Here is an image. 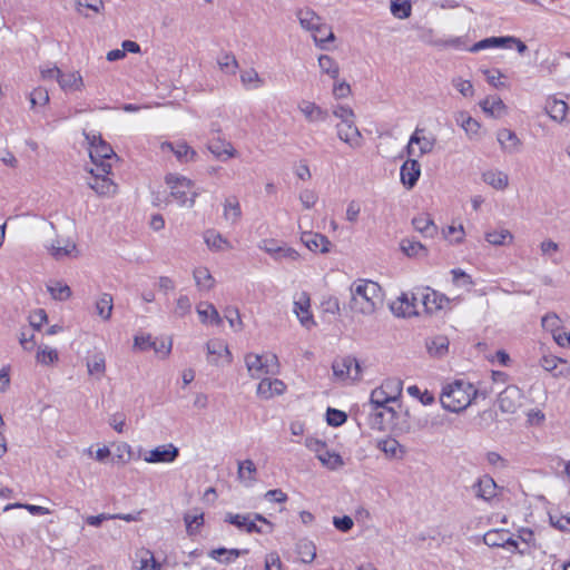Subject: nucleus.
Here are the masks:
<instances>
[{
    "instance_id": "64",
    "label": "nucleus",
    "mask_w": 570,
    "mask_h": 570,
    "mask_svg": "<svg viewBox=\"0 0 570 570\" xmlns=\"http://www.w3.org/2000/svg\"><path fill=\"white\" fill-rule=\"evenodd\" d=\"M333 115L338 118L340 122H351L355 120V114L348 106L337 105L333 108Z\"/></svg>"
},
{
    "instance_id": "51",
    "label": "nucleus",
    "mask_w": 570,
    "mask_h": 570,
    "mask_svg": "<svg viewBox=\"0 0 570 570\" xmlns=\"http://www.w3.org/2000/svg\"><path fill=\"white\" fill-rule=\"evenodd\" d=\"M428 351L433 356H442L448 352L449 340L445 336H435L426 344Z\"/></svg>"
},
{
    "instance_id": "20",
    "label": "nucleus",
    "mask_w": 570,
    "mask_h": 570,
    "mask_svg": "<svg viewBox=\"0 0 570 570\" xmlns=\"http://www.w3.org/2000/svg\"><path fill=\"white\" fill-rule=\"evenodd\" d=\"M400 176L403 186L406 189H412L421 176L420 163L416 159H407L401 166Z\"/></svg>"
},
{
    "instance_id": "5",
    "label": "nucleus",
    "mask_w": 570,
    "mask_h": 570,
    "mask_svg": "<svg viewBox=\"0 0 570 570\" xmlns=\"http://www.w3.org/2000/svg\"><path fill=\"white\" fill-rule=\"evenodd\" d=\"M244 361L252 379H263L265 375L274 374L278 366L277 356L271 353H247Z\"/></svg>"
},
{
    "instance_id": "37",
    "label": "nucleus",
    "mask_w": 570,
    "mask_h": 570,
    "mask_svg": "<svg viewBox=\"0 0 570 570\" xmlns=\"http://www.w3.org/2000/svg\"><path fill=\"white\" fill-rule=\"evenodd\" d=\"M29 318V325L23 326L19 334V343L23 351L31 352L36 348V323L32 321L31 316Z\"/></svg>"
},
{
    "instance_id": "29",
    "label": "nucleus",
    "mask_w": 570,
    "mask_h": 570,
    "mask_svg": "<svg viewBox=\"0 0 570 570\" xmlns=\"http://www.w3.org/2000/svg\"><path fill=\"white\" fill-rule=\"evenodd\" d=\"M544 110L552 120L562 122L567 116L568 105L566 101L557 99L556 97H548Z\"/></svg>"
},
{
    "instance_id": "13",
    "label": "nucleus",
    "mask_w": 570,
    "mask_h": 570,
    "mask_svg": "<svg viewBox=\"0 0 570 570\" xmlns=\"http://www.w3.org/2000/svg\"><path fill=\"white\" fill-rule=\"evenodd\" d=\"M420 304L429 314L444 308L449 304V298L429 287L419 289Z\"/></svg>"
},
{
    "instance_id": "42",
    "label": "nucleus",
    "mask_w": 570,
    "mask_h": 570,
    "mask_svg": "<svg viewBox=\"0 0 570 570\" xmlns=\"http://www.w3.org/2000/svg\"><path fill=\"white\" fill-rule=\"evenodd\" d=\"M412 224L417 232L426 237H433L436 234L438 227L429 215L422 214L414 217Z\"/></svg>"
},
{
    "instance_id": "44",
    "label": "nucleus",
    "mask_w": 570,
    "mask_h": 570,
    "mask_svg": "<svg viewBox=\"0 0 570 570\" xmlns=\"http://www.w3.org/2000/svg\"><path fill=\"white\" fill-rule=\"evenodd\" d=\"M47 291L56 301H67L71 296L70 287L60 281H50Z\"/></svg>"
},
{
    "instance_id": "33",
    "label": "nucleus",
    "mask_w": 570,
    "mask_h": 570,
    "mask_svg": "<svg viewBox=\"0 0 570 570\" xmlns=\"http://www.w3.org/2000/svg\"><path fill=\"white\" fill-rule=\"evenodd\" d=\"M482 179L485 184L497 190H504L509 186V176L498 169H490L482 174Z\"/></svg>"
},
{
    "instance_id": "45",
    "label": "nucleus",
    "mask_w": 570,
    "mask_h": 570,
    "mask_svg": "<svg viewBox=\"0 0 570 570\" xmlns=\"http://www.w3.org/2000/svg\"><path fill=\"white\" fill-rule=\"evenodd\" d=\"M480 106L484 112L491 116H500L505 109L504 102L498 96L487 97L480 102Z\"/></svg>"
},
{
    "instance_id": "39",
    "label": "nucleus",
    "mask_w": 570,
    "mask_h": 570,
    "mask_svg": "<svg viewBox=\"0 0 570 570\" xmlns=\"http://www.w3.org/2000/svg\"><path fill=\"white\" fill-rule=\"evenodd\" d=\"M396 402V395L389 393L385 387H376L372 391L370 402L364 407L390 405Z\"/></svg>"
},
{
    "instance_id": "47",
    "label": "nucleus",
    "mask_w": 570,
    "mask_h": 570,
    "mask_svg": "<svg viewBox=\"0 0 570 570\" xmlns=\"http://www.w3.org/2000/svg\"><path fill=\"white\" fill-rule=\"evenodd\" d=\"M485 240L495 246L511 244L513 235L508 229L491 230L485 234Z\"/></svg>"
},
{
    "instance_id": "1",
    "label": "nucleus",
    "mask_w": 570,
    "mask_h": 570,
    "mask_svg": "<svg viewBox=\"0 0 570 570\" xmlns=\"http://www.w3.org/2000/svg\"><path fill=\"white\" fill-rule=\"evenodd\" d=\"M350 308L353 313L372 315L383 304L381 286L370 279H356L350 287Z\"/></svg>"
},
{
    "instance_id": "32",
    "label": "nucleus",
    "mask_w": 570,
    "mask_h": 570,
    "mask_svg": "<svg viewBox=\"0 0 570 570\" xmlns=\"http://www.w3.org/2000/svg\"><path fill=\"white\" fill-rule=\"evenodd\" d=\"M210 153L219 160L226 161L236 157L237 151L232 142L226 140H215L208 145Z\"/></svg>"
},
{
    "instance_id": "36",
    "label": "nucleus",
    "mask_w": 570,
    "mask_h": 570,
    "mask_svg": "<svg viewBox=\"0 0 570 570\" xmlns=\"http://www.w3.org/2000/svg\"><path fill=\"white\" fill-rule=\"evenodd\" d=\"M199 320L204 324L219 325L222 317L219 316L215 306L207 302H200L196 307Z\"/></svg>"
},
{
    "instance_id": "27",
    "label": "nucleus",
    "mask_w": 570,
    "mask_h": 570,
    "mask_svg": "<svg viewBox=\"0 0 570 570\" xmlns=\"http://www.w3.org/2000/svg\"><path fill=\"white\" fill-rule=\"evenodd\" d=\"M301 239L309 250L320 253L330 252L331 242L322 234L304 232L302 233Z\"/></svg>"
},
{
    "instance_id": "48",
    "label": "nucleus",
    "mask_w": 570,
    "mask_h": 570,
    "mask_svg": "<svg viewBox=\"0 0 570 570\" xmlns=\"http://www.w3.org/2000/svg\"><path fill=\"white\" fill-rule=\"evenodd\" d=\"M379 448L391 458L402 459L405 454L404 448L394 439L381 441Z\"/></svg>"
},
{
    "instance_id": "61",
    "label": "nucleus",
    "mask_w": 570,
    "mask_h": 570,
    "mask_svg": "<svg viewBox=\"0 0 570 570\" xmlns=\"http://www.w3.org/2000/svg\"><path fill=\"white\" fill-rule=\"evenodd\" d=\"M140 567L139 570H159L160 564L156 561L154 554L149 550H142L139 554Z\"/></svg>"
},
{
    "instance_id": "24",
    "label": "nucleus",
    "mask_w": 570,
    "mask_h": 570,
    "mask_svg": "<svg viewBox=\"0 0 570 570\" xmlns=\"http://www.w3.org/2000/svg\"><path fill=\"white\" fill-rule=\"evenodd\" d=\"M49 253L56 259H62L66 257H76L78 255L77 246L71 239H56L49 247Z\"/></svg>"
},
{
    "instance_id": "46",
    "label": "nucleus",
    "mask_w": 570,
    "mask_h": 570,
    "mask_svg": "<svg viewBox=\"0 0 570 570\" xmlns=\"http://www.w3.org/2000/svg\"><path fill=\"white\" fill-rule=\"evenodd\" d=\"M112 307V296L108 293L101 294L96 302V312L104 321H108L111 317Z\"/></svg>"
},
{
    "instance_id": "50",
    "label": "nucleus",
    "mask_w": 570,
    "mask_h": 570,
    "mask_svg": "<svg viewBox=\"0 0 570 570\" xmlns=\"http://www.w3.org/2000/svg\"><path fill=\"white\" fill-rule=\"evenodd\" d=\"M217 63L220 70L227 75H235L238 69V61L233 53L224 52L218 59Z\"/></svg>"
},
{
    "instance_id": "12",
    "label": "nucleus",
    "mask_w": 570,
    "mask_h": 570,
    "mask_svg": "<svg viewBox=\"0 0 570 570\" xmlns=\"http://www.w3.org/2000/svg\"><path fill=\"white\" fill-rule=\"evenodd\" d=\"M483 542L491 548L508 547L512 550L524 553L519 549V543L512 538L509 531L503 529L490 530L483 535Z\"/></svg>"
},
{
    "instance_id": "57",
    "label": "nucleus",
    "mask_w": 570,
    "mask_h": 570,
    "mask_svg": "<svg viewBox=\"0 0 570 570\" xmlns=\"http://www.w3.org/2000/svg\"><path fill=\"white\" fill-rule=\"evenodd\" d=\"M312 36L318 46H323L325 42L334 40V33L331 27L324 22H322V24L315 31H312Z\"/></svg>"
},
{
    "instance_id": "55",
    "label": "nucleus",
    "mask_w": 570,
    "mask_h": 570,
    "mask_svg": "<svg viewBox=\"0 0 570 570\" xmlns=\"http://www.w3.org/2000/svg\"><path fill=\"white\" fill-rule=\"evenodd\" d=\"M247 550H238V549H225V548H219V549H216V550H213L210 552V557H213L214 559H217L218 561H224L226 563L235 560L236 558H238L242 553H246Z\"/></svg>"
},
{
    "instance_id": "63",
    "label": "nucleus",
    "mask_w": 570,
    "mask_h": 570,
    "mask_svg": "<svg viewBox=\"0 0 570 570\" xmlns=\"http://www.w3.org/2000/svg\"><path fill=\"white\" fill-rule=\"evenodd\" d=\"M540 250L541 254L549 257L552 263H559V261L554 257V255L559 252L558 243L553 242L552 239H546L540 244Z\"/></svg>"
},
{
    "instance_id": "11",
    "label": "nucleus",
    "mask_w": 570,
    "mask_h": 570,
    "mask_svg": "<svg viewBox=\"0 0 570 570\" xmlns=\"http://www.w3.org/2000/svg\"><path fill=\"white\" fill-rule=\"evenodd\" d=\"M419 289L414 293H403L392 305L391 309L396 316L412 317L420 314Z\"/></svg>"
},
{
    "instance_id": "59",
    "label": "nucleus",
    "mask_w": 570,
    "mask_h": 570,
    "mask_svg": "<svg viewBox=\"0 0 570 570\" xmlns=\"http://www.w3.org/2000/svg\"><path fill=\"white\" fill-rule=\"evenodd\" d=\"M191 311V302L189 299V297L187 295H180L177 299H176V304H175V308L173 311V314L176 316V317H185L186 315H188Z\"/></svg>"
},
{
    "instance_id": "38",
    "label": "nucleus",
    "mask_w": 570,
    "mask_h": 570,
    "mask_svg": "<svg viewBox=\"0 0 570 570\" xmlns=\"http://www.w3.org/2000/svg\"><path fill=\"white\" fill-rule=\"evenodd\" d=\"M58 83L60 88L65 91H78L81 90L83 87L82 77L77 71L61 73Z\"/></svg>"
},
{
    "instance_id": "49",
    "label": "nucleus",
    "mask_w": 570,
    "mask_h": 570,
    "mask_svg": "<svg viewBox=\"0 0 570 570\" xmlns=\"http://www.w3.org/2000/svg\"><path fill=\"white\" fill-rule=\"evenodd\" d=\"M318 66L323 73L328 75L332 79H337L340 75V67L332 57L327 55L320 56Z\"/></svg>"
},
{
    "instance_id": "52",
    "label": "nucleus",
    "mask_w": 570,
    "mask_h": 570,
    "mask_svg": "<svg viewBox=\"0 0 570 570\" xmlns=\"http://www.w3.org/2000/svg\"><path fill=\"white\" fill-rule=\"evenodd\" d=\"M401 249L410 257L426 255V248L420 242L414 239H403L401 242Z\"/></svg>"
},
{
    "instance_id": "34",
    "label": "nucleus",
    "mask_w": 570,
    "mask_h": 570,
    "mask_svg": "<svg viewBox=\"0 0 570 570\" xmlns=\"http://www.w3.org/2000/svg\"><path fill=\"white\" fill-rule=\"evenodd\" d=\"M257 468L255 463L247 459L238 463V480L246 487H250L256 481Z\"/></svg>"
},
{
    "instance_id": "3",
    "label": "nucleus",
    "mask_w": 570,
    "mask_h": 570,
    "mask_svg": "<svg viewBox=\"0 0 570 570\" xmlns=\"http://www.w3.org/2000/svg\"><path fill=\"white\" fill-rule=\"evenodd\" d=\"M89 145V156L92 163L105 174H109L111 169L110 160L116 158V154L111 146L105 141L100 134L83 132Z\"/></svg>"
},
{
    "instance_id": "17",
    "label": "nucleus",
    "mask_w": 570,
    "mask_h": 570,
    "mask_svg": "<svg viewBox=\"0 0 570 570\" xmlns=\"http://www.w3.org/2000/svg\"><path fill=\"white\" fill-rule=\"evenodd\" d=\"M336 132L340 140L351 148L358 149L363 146V136L356 127L355 120L351 122H338L336 125Z\"/></svg>"
},
{
    "instance_id": "60",
    "label": "nucleus",
    "mask_w": 570,
    "mask_h": 570,
    "mask_svg": "<svg viewBox=\"0 0 570 570\" xmlns=\"http://www.w3.org/2000/svg\"><path fill=\"white\" fill-rule=\"evenodd\" d=\"M186 529L189 535H194L197 533L198 529L204 523V514L197 513V514H186L184 517Z\"/></svg>"
},
{
    "instance_id": "62",
    "label": "nucleus",
    "mask_w": 570,
    "mask_h": 570,
    "mask_svg": "<svg viewBox=\"0 0 570 570\" xmlns=\"http://www.w3.org/2000/svg\"><path fill=\"white\" fill-rule=\"evenodd\" d=\"M542 327L552 334L561 330V320L556 313H548L541 320Z\"/></svg>"
},
{
    "instance_id": "58",
    "label": "nucleus",
    "mask_w": 570,
    "mask_h": 570,
    "mask_svg": "<svg viewBox=\"0 0 570 570\" xmlns=\"http://www.w3.org/2000/svg\"><path fill=\"white\" fill-rule=\"evenodd\" d=\"M391 12L399 19H405L411 14V4L406 0H392Z\"/></svg>"
},
{
    "instance_id": "10",
    "label": "nucleus",
    "mask_w": 570,
    "mask_h": 570,
    "mask_svg": "<svg viewBox=\"0 0 570 570\" xmlns=\"http://www.w3.org/2000/svg\"><path fill=\"white\" fill-rule=\"evenodd\" d=\"M435 144H436V137L433 134L428 132L424 128L416 127L409 139L407 146H406V154L409 156L414 155L413 145L419 146V149H420L419 156L431 154L435 147Z\"/></svg>"
},
{
    "instance_id": "30",
    "label": "nucleus",
    "mask_w": 570,
    "mask_h": 570,
    "mask_svg": "<svg viewBox=\"0 0 570 570\" xmlns=\"http://www.w3.org/2000/svg\"><path fill=\"white\" fill-rule=\"evenodd\" d=\"M261 248L276 259L288 258L296 261L299 257V254L295 249L286 246H277L273 240H264Z\"/></svg>"
},
{
    "instance_id": "56",
    "label": "nucleus",
    "mask_w": 570,
    "mask_h": 570,
    "mask_svg": "<svg viewBox=\"0 0 570 570\" xmlns=\"http://www.w3.org/2000/svg\"><path fill=\"white\" fill-rule=\"evenodd\" d=\"M59 360V354L56 348L49 346H38V363L43 365H51Z\"/></svg>"
},
{
    "instance_id": "31",
    "label": "nucleus",
    "mask_w": 570,
    "mask_h": 570,
    "mask_svg": "<svg viewBox=\"0 0 570 570\" xmlns=\"http://www.w3.org/2000/svg\"><path fill=\"white\" fill-rule=\"evenodd\" d=\"M204 240L208 248L214 252H224L232 249V244L215 229H208L204 234Z\"/></svg>"
},
{
    "instance_id": "22",
    "label": "nucleus",
    "mask_w": 570,
    "mask_h": 570,
    "mask_svg": "<svg viewBox=\"0 0 570 570\" xmlns=\"http://www.w3.org/2000/svg\"><path fill=\"white\" fill-rule=\"evenodd\" d=\"M293 311L304 327L311 328L315 325L309 312V296L306 293L303 292L295 298Z\"/></svg>"
},
{
    "instance_id": "8",
    "label": "nucleus",
    "mask_w": 570,
    "mask_h": 570,
    "mask_svg": "<svg viewBox=\"0 0 570 570\" xmlns=\"http://www.w3.org/2000/svg\"><path fill=\"white\" fill-rule=\"evenodd\" d=\"M515 46V49L519 53H524L528 49L524 42H522L520 39L507 36V37H490L485 38L483 40H480L479 42L474 43L469 50L471 52H478L480 50L489 49V48H511Z\"/></svg>"
},
{
    "instance_id": "21",
    "label": "nucleus",
    "mask_w": 570,
    "mask_h": 570,
    "mask_svg": "<svg viewBox=\"0 0 570 570\" xmlns=\"http://www.w3.org/2000/svg\"><path fill=\"white\" fill-rule=\"evenodd\" d=\"M497 140L503 153L509 155L518 154L521 150L522 141L517 134L510 129L502 128L497 132Z\"/></svg>"
},
{
    "instance_id": "28",
    "label": "nucleus",
    "mask_w": 570,
    "mask_h": 570,
    "mask_svg": "<svg viewBox=\"0 0 570 570\" xmlns=\"http://www.w3.org/2000/svg\"><path fill=\"white\" fill-rule=\"evenodd\" d=\"M285 384L278 379H262L257 386V394L263 399H271L285 391Z\"/></svg>"
},
{
    "instance_id": "25",
    "label": "nucleus",
    "mask_w": 570,
    "mask_h": 570,
    "mask_svg": "<svg viewBox=\"0 0 570 570\" xmlns=\"http://www.w3.org/2000/svg\"><path fill=\"white\" fill-rule=\"evenodd\" d=\"M297 108L308 122L325 121L328 118L327 110L309 100L299 101Z\"/></svg>"
},
{
    "instance_id": "41",
    "label": "nucleus",
    "mask_w": 570,
    "mask_h": 570,
    "mask_svg": "<svg viewBox=\"0 0 570 570\" xmlns=\"http://www.w3.org/2000/svg\"><path fill=\"white\" fill-rule=\"evenodd\" d=\"M193 276L197 287L202 291H210L215 286V278L207 267L200 266L195 268Z\"/></svg>"
},
{
    "instance_id": "4",
    "label": "nucleus",
    "mask_w": 570,
    "mask_h": 570,
    "mask_svg": "<svg viewBox=\"0 0 570 570\" xmlns=\"http://www.w3.org/2000/svg\"><path fill=\"white\" fill-rule=\"evenodd\" d=\"M166 183L170 188L171 197L179 205H187L191 207L195 204V199L199 195V191L190 179L184 176L169 174L166 176Z\"/></svg>"
},
{
    "instance_id": "43",
    "label": "nucleus",
    "mask_w": 570,
    "mask_h": 570,
    "mask_svg": "<svg viewBox=\"0 0 570 570\" xmlns=\"http://www.w3.org/2000/svg\"><path fill=\"white\" fill-rule=\"evenodd\" d=\"M240 82L247 90L258 89L265 85L264 79L253 68L245 69L240 72Z\"/></svg>"
},
{
    "instance_id": "14",
    "label": "nucleus",
    "mask_w": 570,
    "mask_h": 570,
    "mask_svg": "<svg viewBox=\"0 0 570 570\" xmlns=\"http://www.w3.org/2000/svg\"><path fill=\"white\" fill-rule=\"evenodd\" d=\"M207 361L216 366L222 363H232L233 356L228 350L227 344L218 338H214L207 342Z\"/></svg>"
},
{
    "instance_id": "23",
    "label": "nucleus",
    "mask_w": 570,
    "mask_h": 570,
    "mask_svg": "<svg viewBox=\"0 0 570 570\" xmlns=\"http://www.w3.org/2000/svg\"><path fill=\"white\" fill-rule=\"evenodd\" d=\"M160 149L165 151H171L178 161L188 163L196 158L197 153L190 148L185 141L168 142L165 141L160 145Z\"/></svg>"
},
{
    "instance_id": "26",
    "label": "nucleus",
    "mask_w": 570,
    "mask_h": 570,
    "mask_svg": "<svg viewBox=\"0 0 570 570\" xmlns=\"http://www.w3.org/2000/svg\"><path fill=\"white\" fill-rule=\"evenodd\" d=\"M225 521L237 527L240 530H245L247 533H264L265 530L258 527L254 520H252V514H234L226 513Z\"/></svg>"
},
{
    "instance_id": "9",
    "label": "nucleus",
    "mask_w": 570,
    "mask_h": 570,
    "mask_svg": "<svg viewBox=\"0 0 570 570\" xmlns=\"http://www.w3.org/2000/svg\"><path fill=\"white\" fill-rule=\"evenodd\" d=\"M368 412V423L372 429L383 431L392 425L397 419V412L391 405L366 407Z\"/></svg>"
},
{
    "instance_id": "16",
    "label": "nucleus",
    "mask_w": 570,
    "mask_h": 570,
    "mask_svg": "<svg viewBox=\"0 0 570 570\" xmlns=\"http://www.w3.org/2000/svg\"><path fill=\"white\" fill-rule=\"evenodd\" d=\"M498 404L502 412L515 413L522 404V392L515 385L505 387L498 397Z\"/></svg>"
},
{
    "instance_id": "18",
    "label": "nucleus",
    "mask_w": 570,
    "mask_h": 570,
    "mask_svg": "<svg viewBox=\"0 0 570 570\" xmlns=\"http://www.w3.org/2000/svg\"><path fill=\"white\" fill-rule=\"evenodd\" d=\"M90 174L92 175V177L89 179L88 185L98 195L112 196L116 194L117 186L108 177V174L98 170V167H96V169H91Z\"/></svg>"
},
{
    "instance_id": "7",
    "label": "nucleus",
    "mask_w": 570,
    "mask_h": 570,
    "mask_svg": "<svg viewBox=\"0 0 570 570\" xmlns=\"http://www.w3.org/2000/svg\"><path fill=\"white\" fill-rule=\"evenodd\" d=\"M333 375L342 382H355L361 379L362 368L354 356L336 358L332 364Z\"/></svg>"
},
{
    "instance_id": "2",
    "label": "nucleus",
    "mask_w": 570,
    "mask_h": 570,
    "mask_svg": "<svg viewBox=\"0 0 570 570\" xmlns=\"http://www.w3.org/2000/svg\"><path fill=\"white\" fill-rule=\"evenodd\" d=\"M476 394L474 386L462 380L446 384L441 393L442 406L450 412H460L466 409Z\"/></svg>"
},
{
    "instance_id": "40",
    "label": "nucleus",
    "mask_w": 570,
    "mask_h": 570,
    "mask_svg": "<svg viewBox=\"0 0 570 570\" xmlns=\"http://www.w3.org/2000/svg\"><path fill=\"white\" fill-rule=\"evenodd\" d=\"M297 18L302 28L307 31H315L322 24V18L309 9H301L297 11Z\"/></svg>"
},
{
    "instance_id": "19",
    "label": "nucleus",
    "mask_w": 570,
    "mask_h": 570,
    "mask_svg": "<svg viewBox=\"0 0 570 570\" xmlns=\"http://www.w3.org/2000/svg\"><path fill=\"white\" fill-rule=\"evenodd\" d=\"M475 498L490 502L497 497L498 485L490 475H483L472 485Z\"/></svg>"
},
{
    "instance_id": "35",
    "label": "nucleus",
    "mask_w": 570,
    "mask_h": 570,
    "mask_svg": "<svg viewBox=\"0 0 570 570\" xmlns=\"http://www.w3.org/2000/svg\"><path fill=\"white\" fill-rule=\"evenodd\" d=\"M223 207L224 219L230 225H235L242 217L238 199L235 196H230L225 199Z\"/></svg>"
},
{
    "instance_id": "54",
    "label": "nucleus",
    "mask_w": 570,
    "mask_h": 570,
    "mask_svg": "<svg viewBox=\"0 0 570 570\" xmlns=\"http://www.w3.org/2000/svg\"><path fill=\"white\" fill-rule=\"evenodd\" d=\"M87 370L90 375H99L102 376L106 371V361L102 353H96L87 362Z\"/></svg>"
},
{
    "instance_id": "6",
    "label": "nucleus",
    "mask_w": 570,
    "mask_h": 570,
    "mask_svg": "<svg viewBox=\"0 0 570 570\" xmlns=\"http://www.w3.org/2000/svg\"><path fill=\"white\" fill-rule=\"evenodd\" d=\"M305 445L309 451L315 453L316 458L327 469L336 470L343 466L344 461L342 456L336 452H331L325 442L315 438H306Z\"/></svg>"
},
{
    "instance_id": "53",
    "label": "nucleus",
    "mask_w": 570,
    "mask_h": 570,
    "mask_svg": "<svg viewBox=\"0 0 570 570\" xmlns=\"http://www.w3.org/2000/svg\"><path fill=\"white\" fill-rule=\"evenodd\" d=\"M297 553L304 563H311L316 557V547L313 542L303 540L297 544Z\"/></svg>"
},
{
    "instance_id": "15",
    "label": "nucleus",
    "mask_w": 570,
    "mask_h": 570,
    "mask_svg": "<svg viewBox=\"0 0 570 570\" xmlns=\"http://www.w3.org/2000/svg\"><path fill=\"white\" fill-rule=\"evenodd\" d=\"M178 455V449L174 444L169 443L146 451L142 459L147 463H170L174 462Z\"/></svg>"
}]
</instances>
